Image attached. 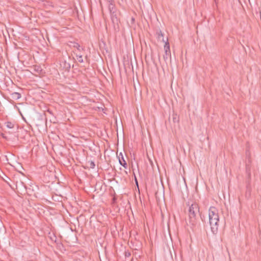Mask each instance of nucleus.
Wrapping results in <instances>:
<instances>
[{
	"mask_svg": "<svg viewBox=\"0 0 261 261\" xmlns=\"http://www.w3.org/2000/svg\"><path fill=\"white\" fill-rule=\"evenodd\" d=\"M118 158L120 164L122 165L123 167H124L125 169H126L127 167V164L121 152L119 153V155L118 156Z\"/></svg>",
	"mask_w": 261,
	"mask_h": 261,
	"instance_id": "obj_4",
	"label": "nucleus"
},
{
	"mask_svg": "<svg viewBox=\"0 0 261 261\" xmlns=\"http://www.w3.org/2000/svg\"><path fill=\"white\" fill-rule=\"evenodd\" d=\"M209 223L213 233H216L218 231L219 216L218 210L214 206L210 207L208 212Z\"/></svg>",
	"mask_w": 261,
	"mask_h": 261,
	"instance_id": "obj_1",
	"label": "nucleus"
},
{
	"mask_svg": "<svg viewBox=\"0 0 261 261\" xmlns=\"http://www.w3.org/2000/svg\"><path fill=\"white\" fill-rule=\"evenodd\" d=\"M110 5L109 6V9L110 11V13L115 12V8L114 5H113V3H109Z\"/></svg>",
	"mask_w": 261,
	"mask_h": 261,
	"instance_id": "obj_7",
	"label": "nucleus"
},
{
	"mask_svg": "<svg viewBox=\"0 0 261 261\" xmlns=\"http://www.w3.org/2000/svg\"><path fill=\"white\" fill-rule=\"evenodd\" d=\"M76 60L78 61V62H79L80 63H83V59L82 55H76Z\"/></svg>",
	"mask_w": 261,
	"mask_h": 261,
	"instance_id": "obj_9",
	"label": "nucleus"
},
{
	"mask_svg": "<svg viewBox=\"0 0 261 261\" xmlns=\"http://www.w3.org/2000/svg\"><path fill=\"white\" fill-rule=\"evenodd\" d=\"M73 46L74 47L76 48L77 50H81V46L78 43H74V45Z\"/></svg>",
	"mask_w": 261,
	"mask_h": 261,
	"instance_id": "obj_12",
	"label": "nucleus"
},
{
	"mask_svg": "<svg viewBox=\"0 0 261 261\" xmlns=\"http://www.w3.org/2000/svg\"><path fill=\"white\" fill-rule=\"evenodd\" d=\"M158 38H159V39H161L162 38V40H163V39H164L163 34L161 32H160V33H159Z\"/></svg>",
	"mask_w": 261,
	"mask_h": 261,
	"instance_id": "obj_13",
	"label": "nucleus"
},
{
	"mask_svg": "<svg viewBox=\"0 0 261 261\" xmlns=\"http://www.w3.org/2000/svg\"><path fill=\"white\" fill-rule=\"evenodd\" d=\"M109 3H113V0H107Z\"/></svg>",
	"mask_w": 261,
	"mask_h": 261,
	"instance_id": "obj_15",
	"label": "nucleus"
},
{
	"mask_svg": "<svg viewBox=\"0 0 261 261\" xmlns=\"http://www.w3.org/2000/svg\"><path fill=\"white\" fill-rule=\"evenodd\" d=\"M13 97L16 99H18L21 97V95L19 93L14 92L12 94Z\"/></svg>",
	"mask_w": 261,
	"mask_h": 261,
	"instance_id": "obj_8",
	"label": "nucleus"
},
{
	"mask_svg": "<svg viewBox=\"0 0 261 261\" xmlns=\"http://www.w3.org/2000/svg\"><path fill=\"white\" fill-rule=\"evenodd\" d=\"M7 127L9 128H12L14 127V125L13 123H12L11 122H8L7 123Z\"/></svg>",
	"mask_w": 261,
	"mask_h": 261,
	"instance_id": "obj_11",
	"label": "nucleus"
},
{
	"mask_svg": "<svg viewBox=\"0 0 261 261\" xmlns=\"http://www.w3.org/2000/svg\"><path fill=\"white\" fill-rule=\"evenodd\" d=\"M163 42H165L164 45V50H165V55L163 56L164 59L165 61H167L169 58H171V53L170 49V45L169 42H168V39L166 40L163 39Z\"/></svg>",
	"mask_w": 261,
	"mask_h": 261,
	"instance_id": "obj_3",
	"label": "nucleus"
},
{
	"mask_svg": "<svg viewBox=\"0 0 261 261\" xmlns=\"http://www.w3.org/2000/svg\"><path fill=\"white\" fill-rule=\"evenodd\" d=\"M173 121L174 122H177L179 121L178 116L176 114L173 113L172 115Z\"/></svg>",
	"mask_w": 261,
	"mask_h": 261,
	"instance_id": "obj_6",
	"label": "nucleus"
},
{
	"mask_svg": "<svg viewBox=\"0 0 261 261\" xmlns=\"http://www.w3.org/2000/svg\"><path fill=\"white\" fill-rule=\"evenodd\" d=\"M95 167L94 163L92 161L90 162V167L92 168H94Z\"/></svg>",
	"mask_w": 261,
	"mask_h": 261,
	"instance_id": "obj_14",
	"label": "nucleus"
},
{
	"mask_svg": "<svg viewBox=\"0 0 261 261\" xmlns=\"http://www.w3.org/2000/svg\"><path fill=\"white\" fill-rule=\"evenodd\" d=\"M197 212L198 207L196 203H193L189 207V215L192 222H194Z\"/></svg>",
	"mask_w": 261,
	"mask_h": 261,
	"instance_id": "obj_2",
	"label": "nucleus"
},
{
	"mask_svg": "<svg viewBox=\"0 0 261 261\" xmlns=\"http://www.w3.org/2000/svg\"><path fill=\"white\" fill-rule=\"evenodd\" d=\"M111 18L113 22H117L118 21L117 15L115 12H113L111 13Z\"/></svg>",
	"mask_w": 261,
	"mask_h": 261,
	"instance_id": "obj_5",
	"label": "nucleus"
},
{
	"mask_svg": "<svg viewBox=\"0 0 261 261\" xmlns=\"http://www.w3.org/2000/svg\"><path fill=\"white\" fill-rule=\"evenodd\" d=\"M34 70L38 73H40L42 71L41 68L39 66H35L34 67Z\"/></svg>",
	"mask_w": 261,
	"mask_h": 261,
	"instance_id": "obj_10",
	"label": "nucleus"
}]
</instances>
